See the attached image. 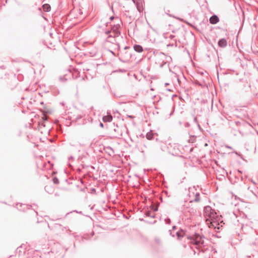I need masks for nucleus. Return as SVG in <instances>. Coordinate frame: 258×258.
<instances>
[{
  "label": "nucleus",
  "instance_id": "nucleus-4",
  "mask_svg": "<svg viewBox=\"0 0 258 258\" xmlns=\"http://www.w3.org/2000/svg\"><path fill=\"white\" fill-rule=\"evenodd\" d=\"M17 208L21 211L25 212L26 210L30 209L32 207L31 205L24 204L22 203H18Z\"/></svg>",
  "mask_w": 258,
  "mask_h": 258
},
{
  "label": "nucleus",
  "instance_id": "nucleus-2",
  "mask_svg": "<svg viewBox=\"0 0 258 258\" xmlns=\"http://www.w3.org/2000/svg\"><path fill=\"white\" fill-rule=\"evenodd\" d=\"M204 211L205 216L209 219L212 220V219H214L216 217V213L215 210L209 206L205 207Z\"/></svg>",
  "mask_w": 258,
  "mask_h": 258
},
{
  "label": "nucleus",
  "instance_id": "nucleus-22",
  "mask_svg": "<svg viewBox=\"0 0 258 258\" xmlns=\"http://www.w3.org/2000/svg\"><path fill=\"white\" fill-rule=\"evenodd\" d=\"M176 228H177V227L176 226H173L172 227V230H175V229H176Z\"/></svg>",
  "mask_w": 258,
  "mask_h": 258
},
{
  "label": "nucleus",
  "instance_id": "nucleus-7",
  "mask_svg": "<svg viewBox=\"0 0 258 258\" xmlns=\"http://www.w3.org/2000/svg\"><path fill=\"white\" fill-rule=\"evenodd\" d=\"M219 46L224 47L227 45V41L225 39H221L218 42Z\"/></svg>",
  "mask_w": 258,
  "mask_h": 258
},
{
  "label": "nucleus",
  "instance_id": "nucleus-23",
  "mask_svg": "<svg viewBox=\"0 0 258 258\" xmlns=\"http://www.w3.org/2000/svg\"><path fill=\"white\" fill-rule=\"evenodd\" d=\"M100 126H101V127H103V124L102 123H101V122L100 123Z\"/></svg>",
  "mask_w": 258,
  "mask_h": 258
},
{
  "label": "nucleus",
  "instance_id": "nucleus-25",
  "mask_svg": "<svg viewBox=\"0 0 258 258\" xmlns=\"http://www.w3.org/2000/svg\"><path fill=\"white\" fill-rule=\"evenodd\" d=\"M94 233L93 232H92V236L94 235Z\"/></svg>",
  "mask_w": 258,
  "mask_h": 258
},
{
  "label": "nucleus",
  "instance_id": "nucleus-20",
  "mask_svg": "<svg viewBox=\"0 0 258 258\" xmlns=\"http://www.w3.org/2000/svg\"><path fill=\"white\" fill-rule=\"evenodd\" d=\"M139 220H140V221H143V222H146V223L148 222V221H147V220H145V219H143V218H140V219H139Z\"/></svg>",
  "mask_w": 258,
  "mask_h": 258
},
{
  "label": "nucleus",
  "instance_id": "nucleus-19",
  "mask_svg": "<svg viewBox=\"0 0 258 258\" xmlns=\"http://www.w3.org/2000/svg\"><path fill=\"white\" fill-rule=\"evenodd\" d=\"M147 138L149 140L151 139L152 138V136L150 134H147Z\"/></svg>",
  "mask_w": 258,
  "mask_h": 258
},
{
  "label": "nucleus",
  "instance_id": "nucleus-16",
  "mask_svg": "<svg viewBox=\"0 0 258 258\" xmlns=\"http://www.w3.org/2000/svg\"><path fill=\"white\" fill-rule=\"evenodd\" d=\"M165 222L167 224H170L171 223V220L169 218L165 219Z\"/></svg>",
  "mask_w": 258,
  "mask_h": 258
},
{
  "label": "nucleus",
  "instance_id": "nucleus-10",
  "mask_svg": "<svg viewBox=\"0 0 258 258\" xmlns=\"http://www.w3.org/2000/svg\"><path fill=\"white\" fill-rule=\"evenodd\" d=\"M144 216L154 218L155 217V214H152L151 211H148L144 213Z\"/></svg>",
  "mask_w": 258,
  "mask_h": 258
},
{
  "label": "nucleus",
  "instance_id": "nucleus-5",
  "mask_svg": "<svg viewBox=\"0 0 258 258\" xmlns=\"http://www.w3.org/2000/svg\"><path fill=\"white\" fill-rule=\"evenodd\" d=\"M185 233L184 230H183V229L180 228L179 230H178L177 232H176V235L177 237V238L180 239L181 238L184 237Z\"/></svg>",
  "mask_w": 258,
  "mask_h": 258
},
{
  "label": "nucleus",
  "instance_id": "nucleus-24",
  "mask_svg": "<svg viewBox=\"0 0 258 258\" xmlns=\"http://www.w3.org/2000/svg\"><path fill=\"white\" fill-rule=\"evenodd\" d=\"M34 212L36 214H37V212L36 211H35V210H34Z\"/></svg>",
  "mask_w": 258,
  "mask_h": 258
},
{
  "label": "nucleus",
  "instance_id": "nucleus-3",
  "mask_svg": "<svg viewBox=\"0 0 258 258\" xmlns=\"http://www.w3.org/2000/svg\"><path fill=\"white\" fill-rule=\"evenodd\" d=\"M231 199L230 200V203L232 205L236 206L239 204V201L244 202L242 199L238 197L236 195H230Z\"/></svg>",
  "mask_w": 258,
  "mask_h": 258
},
{
  "label": "nucleus",
  "instance_id": "nucleus-6",
  "mask_svg": "<svg viewBox=\"0 0 258 258\" xmlns=\"http://www.w3.org/2000/svg\"><path fill=\"white\" fill-rule=\"evenodd\" d=\"M219 21V19L217 16H213L210 19V22L211 24H216Z\"/></svg>",
  "mask_w": 258,
  "mask_h": 258
},
{
  "label": "nucleus",
  "instance_id": "nucleus-1",
  "mask_svg": "<svg viewBox=\"0 0 258 258\" xmlns=\"http://www.w3.org/2000/svg\"><path fill=\"white\" fill-rule=\"evenodd\" d=\"M205 238L203 235H200L197 233H195L192 236H188L187 238L190 240V242L197 246V248L199 249L200 251H203L202 248V246H204V240Z\"/></svg>",
  "mask_w": 258,
  "mask_h": 258
},
{
  "label": "nucleus",
  "instance_id": "nucleus-18",
  "mask_svg": "<svg viewBox=\"0 0 258 258\" xmlns=\"http://www.w3.org/2000/svg\"><path fill=\"white\" fill-rule=\"evenodd\" d=\"M157 222L156 220H154V221H148V222H147L148 223H149V224H155Z\"/></svg>",
  "mask_w": 258,
  "mask_h": 258
},
{
  "label": "nucleus",
  "instance_id": "nucleus-12",
  "mask_svg": "<svg viewBox=\"0 0 258 258\" xmlns=\"http://www.w3.org/2000/svg\"><path fill=\"white\" fill-rule=\"evenodd\" d=\"M43 9L46 12H49L50 10V6L48 4H44L42 6Z\"/></svg>",
  "mask_w": 258,
  "mask_h": 258
},
{
  "label": "nucleus",
  "instance_id": "nucleus-17",
  "mask_svg": "<svg viewBox=\"0 0 258 258\" xmlns=\"http://www.w3.org/2000/svg\"><path fill=\"white\" fill-rule=\"evenodd\" d=\"M53 181L55 184H58L59 183L58 179L56 177H54L53 178Z\"/></svg>",
  "mask_w": 258,
  "mask_h": 258
},
{
  "label": "nucleus",
  "instance_id": "nucleus-13",
  "mask_svg": "<svg viewBox=\"0 0 258 258\" xmlns=\"http://www.w3.org/2000/svg\"><path fill=\"white\" fill-rule=\"evenodd\" d=\"M158 206H159V205H156V206H155V205H153V204H152V205H151L150 206V208H151V209L152 211H154V212H156V211H158Z\"/></svg>",
  "mask_w": 258,
  "mask_h": 258
},
{
  "label": "nucleus",
  "instance_id": "nucleus-9",
  "mask_svg": "<svg viewBox=\"0 0 258 258\" xmlns=\"http://www.w3.org/2000/svg\"><path fill=\"white\" fill-rule=\"evenodd\" d=\"M134 50L138 52H141L143 51V47L139 45H135L134 46Z\"/></svg>",
  "mask_w": 258,
  "mask_h": 258
},
{
  "label": "nucleus",
  "instance_id": "nucleus-26",
  "mask_svg": "<svg viewBox=\"0 0 258 258\" xmlns=\"http://www.w3.org/2000/svg\"><path fill=\"white\" fill-rule=\"evenodd\" d=\"M114 195L117 198V195L114 194Z\"/></svg>",
  "mask_w": 258,
  "mask_h": 258
},
{
  "label": "nucleus",
  "instance_id": "nucleus-15",
  "mask_svg": "<svg viewBox=\"0 0 258 258\" xmlns=\"http://www.w3.org/2000/svg\"><path fill=\"white\" fill-rule=\"evenodd\" d=\"M72 212H76V213H79V214H82V211H78L77 210H74L72 212H69L67 214H66V216L69 215L70 213H72Z\"/></svg>",
  "mask_w": 258,
  "mask_h": 258
},
{
  "label": "nucleus",
  "instance_id": "nucleus-21",
  "mask_svg": "<svg viewBox=\"0 0 258 258\" xmlns=\"http://www.w3.org/2000/svg\"><path fill=\"white\" fill-rule=\"evenodd\" d=\"M124 217H125L126 219H128L130 217H131V216H129L128 217L125 216V215H123Z\"/></svg>",
  "mask_w": 258,
  "mask_h": 258
},
{
  "label": "nucleus",
  "instance_id": "nucleus-27",
  "mask_svg": "<svg viewBox=\"0 0 258 258\" xmlns=\"http://www.w3.org/2000/svg\"><path fill=\"white\" fill-rule=\"evenodd\" d=\"M247 257H250V256L247 255Z\"/></svg>",
  "mask_w": 258,
  "mask_h": 258
},
{
  "label": "nucleus",
  "instance_id": "nucleus-14",
  "mask_svg": "<svg viewBox=\"0 0 258 258\" xmlns=\"http://www.w3.org/2000/svg\"><path fill=\"white\" fill-rule=\"evenodd\" d=\"M21 248H22V245H21L16 249V252H18L19 255H21V253L22 252V251L21 250Z\"/></svg>",
  "mask_w": 258,
  "mask_h": 258
},
{
  "label": "nucleus",
  "instance_id": "nucleus-11",
  "mask_svg": "<svg viewBox=\"0 0 258 258\" xmlns=\"http://www.w3.org/2000/svg\"><path fill=\"white\" fill-rule=\"evenodd\" d=\"M200 195H195V198L194 200H191L189 201L190 203H192L194 202H198L200 200Z\"/></svg>",
  "mask_w": 258,
  "mask_h": 258
},
{
  "label": "nucleus",
  "instance_id": "nucleus-8",
  "mask_svg": "<svg viewBox=\"0 0 258 258\" xmlns=\"http://www.w3.org/2000/svg\"><path fill=\"white\" fill-rule=\"evenodd\" d=\"M112 120V117L111 115H107L104 116L103 117V120L104 122H111Z\"/></svg>",
  "mask_w": 258,
  "mask_h": 258
}]
</instances>
